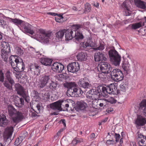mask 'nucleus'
<instances>
[{
    "instance_id": "obj_1",
    "label": "nucleus",
    "mask_w": 146,
    "mask_h": 146,
    "mask_svg": "<svg viewBox=\"0 0 146 146\" xmlns=\"http://www.w3.org/2000/svg\"><path fill=\"white\" fill-rule=\"evenodd\" d=\"M63 86L68 89L67 93L71 96H75L76 94L79 96L83 93L81 89L76 88L77 84L76 82H66L64 84Z\"/></svg>"
},
{
    "instance_id": "obj_2",
    "label": "nucleus",
    "mask_w": 146,
    "mask_h": 146,
    "mask_svg": "<svg viewBox=\"0 0 146 146\" xmlns=\"http://www.w3.org/2000/svg\"><path fill=\"white\" fill-rule=\"evenodd\" d=\"M9 115L12 117L13 121L15 123H18L24 117L23 113L19 111H17L12 106L8 107Z\"/></svg>"
},
{
    "instance_id": "obj_3",
    "label": "nucleus",
    "mask_w": 146,
    "mask_h": 146,
    "mask_svg": "<svg viewBox=\"0 0 146 146\" xmlns=\"http://www.w3.org/2000/svg\"><path fill=\"white\" fill-rule=\"evenodd\" d=\"M50 108L55 110L61 111L62 108H64L67 111L70 110L69 104L66 100L64 101L59 100L56 102L52 103L50 105Z\"/></svg>"
},
{
    "instance_id": "obj_4",
    "label": "nucleus",
    "mask_w": 146,
    "mask_h": 146,
    "mask_svg": "<svg viewBox=\"0 0 146 146\" xmlns=\"http://www.w3.org/2000/svg\"><path fill=\"white\" fill-rule=\"evenodd\" d=\"M109 55L110 61L115 66H119L121 60V57L117 52L114 49L110 50Z\"/></svg>"
},
{
    "instance_id": "obj_5",
    "label": "nucleus",
    "mask_w": 146,
    "mask_h": 146,
    "mask_svg": "<svg viewBox=\"0 0 146 146\" xmlns=\"http://www.w3.org/2000/svg\"><path fill=\"white\" fill-rule=\"evenodd\" d=\"M111 70L109 64L105 62H101V80L106 79L107 74L111 72Z\"/></svg>"
},
{
    "instance_id": "obj_6",
    "label": "nucleus",
    "mask_w": 146,
    "mask_h": 146,
    "mask_svg": "<svg viewBox=\"0 0 146 146\" xmlns=\"http://www.w3.org/2000/svg\"><path fill=\"white\" fill-rule=\"evenodd\" d=\"M117 89V86L115 84H111L109 86H103L102 88V95L103 97H107L108 94H114Z\"/></svg>"
},
{
    "instance_id": "obj_7",
    "label": "nucleus",
    "mask_w": 146,
    "mask_h": 146,
    "mask_svg": "<svg viewBox=\"0 0 146 146\" xmlns=\"http://www.w3.org/2000/svg\"><path fill=\"white\" fill-rule=\"evenodd\" d=\"M1 45L2 48L1 55L4 61H6L9 57V54L10 52L9 45L7 42L3 41L1 43Z\"/></svg>"
},
{
    "instance_id": "obj_8",
    "label": "nucleus",
    "mask_w": 146,
    "mask_h": 146,
    "mask_svg": "<svg viewBox=\"0 0 146 146\" xmlns=\"http://www.w3.org/2000/svg\"><path fill=\"white\" fill-rule=\"evenodd\" d=\"M127 57L129 59H124L122 62V68L126 73L128 74L131 71V68L134 64L129 56H127Z\"/></svg>"
},
{
    "instance_id": "obj_9",
    "label": "nucleus",
    "mask_w": 146,
    "mask_h": 146,
    "mask_svg": "<svg viewBox=\"0 0 146 146\" xmlns=\"http://www.w3.org/2000/svg\"><path fill=\"white\" fill-rule=\"evenodd\" d=\"M112 78L115 81H119L123 78V75L122 71L119 69H113L111 72Z\"/></svg>"
},
{
    "instance_id": "obj_10",
    "label": "nucleus",
    "mask_w": 146,
    "mask_h": 146,
    "mask_svg": "<svg viewBox=\"0 0 146 146\" xmlns=\"http://www.w3.org/2000/svg\"><path fill=\"white\" fill-rule=\"evenodd\" d=\"M15 87L17 94L24 98L26 102H28L27 99L29 96L26 94L24 88L19 84H16Z\"/></svg>"
},
{
    "instance_id": "obj_11",
    "label": "nucleus",
    "mask_w": 146,
    "mask_h": 146,
    "mask_svg": "<svg viewBox=\"0 0 146 146\" xmlns=\"http://www.w3.org/2000/svg\"><path fill=\"white\" fill-rule=\"evenodd\" d=\"M51 79L50 76L42 75L39 78L37 85L38 87L40 88H43L50 82Z\"/></svg>"
},
{
    "instance_id": "obj_12",
    "label": "nucleus",
    "mask_w": 146,
    "mask_h": 146,
    "mask_svg": "<svg viewBox=\"0 0 146 146\" xmlns=\"http://www.w3.org/2000/svg\"><path fill=\"white\" fill-rule=\"evenodd\" d=\"M39 38L41 39L42 42L44 43H46L49 41L50 37L51 35V33L49 32L46 31L43 29H40Z\"/></svg>"
},
{
    "instance_id": "obj_13",
    "label": "nucleus",
    "mask_w": 146,
    "mask_h": 146,
    "mask_svg": "<svg viewBox=\"0 0 146 146\" xmlns=\"http://www.w3.org/2000/svg\"><path fill=\"white\" fill-rule=\"evenodd\" d=\"M82 26L80 25H74L72 26V31H74V36L75 37L76 41H79L83 38V36L82 33L80 32L77 33L76 31L82 27Z\"/></svg>"
},
{
    "instance_id": "obj_14",
    "label": "nucleus",
    "mask_w": 146,
    "mask_h": 146,
    "mask_svg": "<svg viewBox=\"0 0 146 146\" xmlns=\"http://www.w3.org/2000/svg\"><path fill=\"white\" fill-rule=\"evenodd\" d=\"M68 72L72 73L77 72L80 69V66L77 62L70 63L67 66Z\"/></svg>"
},
{
    "instance_id": "obj_15",
    "label": "nucleus",
    "mask_w": 146,
    "mask_h": 146,
    "mask_svg": "<svg viewBox=\"0 0 146 146\" xmlns=\"http://www.w3.org/2000/svg\"><path fill=\"white\" fill-rule=\"evenodd\" d=\"M51 68L54 71L59 73L62 72L64 70V67L61 63L55 62L51 66Z\"/></svg>"
},
{
    "instance_id": "obj_16",
    "label": "nucleus",
    "mask_w": 146,
    "mask_h": 146,
    "mask_svg": "<svg viewBox=\"0 0 146 146\" xmlns=\"http://www.w3.org/2000/svg\"><path fill=\"white\" fill-rule=\"evenodd\" d=\"M40 67L37 65L32 64L29 66L28 71L30 72L33 75L38 76L40 71Z\"/></svg>"
},
{
    "instance_id": "obj_17",
    "label": "nucleus",
    "mask_w": 146,
    "mask_h": 146,
    "mask_svg": "<svg viewBox=\"0 0 146 146\" xmlns=\"http://www.w3.org/2000/svg\"><path fill=\"white\" fill-rule=\"evenodd\" d=\"M137 140L139 146H146V137L139 132L137 133Z\"/></svg>"
},
{
    "instance_id": "obj_18",
    "label": "nucleus",
    "mask_w": 146,
    "mask_h": 146,
    "mask_svg": "<svg viewBox=\"0 0 146 146\" xmlns=\"http://www.w3.org/2000/svg\"><path fill=\"white\" fill-rule=\"evenodd\" d=\"M22 27L25 33H29L31 35L34 34L33 30L31 29L32 25L28 23L25 22Z\"/></svg>"
},
{
    "instance_id": "obj_19",
    "label": "nucleus",
    "mask_w": 146,
    "mask_h": 146,
    "mask_svg": "<svg viewBox=\"0 0 146 146\" xmlns=\"http://www.w3.org/2000/svg\"><path fill=\"white\" fill-rule=\"evenodd\" d=\"M16 56H12L10 57L9 62L12 67L13 69V71L16 70V68L17 67V63H18L19 59L16 58Z\"/></svg>"
},
{
    "instance_id": "obj_20",
    "label": "nucleus",
    "mask_w": 146,
    "mask_h": 146,
    "mask_svg": "<svg viewBox=\"0 0 146 146\" xmlns=\"http://www.w3.org/2000/svg\"><path fill=\"white\" fill-rule=\"evenodd\" d=\"M95 45V44L90 40H87L85 42H81L80 44V46L83 47L84 48H86L89 47H94Z\"/></svg>"
},
{
    "instance_id": "obj_21",
    "label": "nucleus",
    "mask_w": 146,
    "mask_h": 146,
    "mask_svg": "<svg viewBox=\"0 0 146 146\" xmlns=\"http://www.w3.org/2000/svg\"><path fill=\"white\" fill-rule=\"evenodd\" d=\"M48 88L52 91L57 89L58 87V84L56 81H53L51 79L48 86Z\"/></svg>"
},
{
    "instance_id": "obj_22",
    "label": "nucleus",
    "mask_w": 146,
    "mask_h": 146,
    "mask_svg": "<svg viewBox=\"0 0 146 146\" xmlns=\"http://www.w3.org/2000/svg\"><path fill=\"white\" fill-rule=\"evenodd\" d=\"M146 123L145 119L141 116H139L137 118L135 121V124L138 126L143 125Z\"/></svg>"
},
{
    "instance_id": "obj_23",
    "label": "nucleus",
    "mask_w": 146,
    "mask_h": 146,
    "mask_svg": "<svg viewBox=\"0 0 146 146\" xmlns=\"http://www.w3.org/2000/svg\"><path fill=\"white\" fill-rule=\"evenodd\" d=\"M52 60L51 59L46 58H42L40 59L41 63L42 65L50 66L51 65Z\"/></svg>"
},
{
    "instance_id": "obj_24",
    "label": "nucleus",
    "mask_w": 146,
    "mask_h": 146,
    "mask_svg": "<svg viewBox=\"0 0 146 146\" xmlns=\"http://www.w3.org/2000/svg\"><path fill=\"white\" fill-rule=\"evenodd\" d=\"M16 68V70H15V71L17 72H19L24 70V69L25 68V66L22 61L21 62H19H19L17 63Z\"/></svg>"
},
{
    "instance_id": "obj_25",
    "label": "nucleus",
    "mask_w": 146,
    "mask_h": 146,
    "mask_svg": "<svg viewBox=\"0 0 146 146\" xmlns=\"http://www.w3.org/2000/svg\"><path fill=\"white\" fill-rule=\"evenodd\" d=\"M8 121L6 118V116L2 114L0 117V126L5 127L7 124Z\"/></svg>"
},
{
    "instance_id": "obj_26",
    "label": "nucleus",
    "mask_w": 146,
    "mask_h": 146,
    "mask_svg": "<svg viewBox=\"0 0 146 146\" xmlns=\"http://www.w3.org/2000/svg\"><path fill=\"white\" fill-rule=\"evenodd\" d=\"M80 87H82L84 89H86V91L88 90V89H91V85L88 82H86L84 80L82 81H80V83L79 84Z\"/></svg>"
},
{
    "instance_id": "obj_27",
    "label": "nucleus",
    "mask_w": 146,
    "mask_h": 146,
    "mask_svg": "<svg viewBox=\"0 0 146 146\" xmlns=\"http://www.w3.org/2000/svg\"><path fill=\"white\" fill-rule=\"evenodd\" d=\"M9 21L12 22L14 24H15L17 26H20L22 27L24 23V21L21 20L19 19H12L11 18H9Z\"/></svg>"
},
{
    "instance_id": "obj_28",
    "label": "nucleus",
    "mask_w": 146,
    "mask_h": 146,
    "mask_svg": "<svg viewBox=\"0 0 146 146\" xmlns=\"http://www.w3.org/2000/svg\"><path fill=\"white\" fill-rule=\"evenodd\" d=\"M87 106L86 104L83 101H78L77 102V107L79 109L82 110H84Z\"/></svg>"
},
{
    "instance_id": "obj_29",
    "label": "nucleus",
    "mask_w": 146,
    "mask_h": 146,
    "mask_svg": "<svg viewBox=\"0 0 146 146\" xmlns=\"http://www.w3.org/2000/svg\"><path fill=\"white\" fill-rule=\"evenodd\" d=\"M87 55L86 53L81 52L79 53L77 56V58L78 60L85 61L86 59Z\"/></svg>"
},
{
    "instance_id": "obj_30",
    "label": "nucleus",
    "mask_w": 146,
    "mask_h": 146,
    "mask_svg": "<svg viewBox=\"0 0 146 146\" xmlns=\"http://www.w3.org/2000/svg\"><path fill=\"white\" fill-rule=\"evenodd\" d=\"M140 108L143 109L144 114L146 117V99L143 100L139 104Z\"/></svg>"
},
{
    "instance_id": "obj_31",
    "label": "nucleus",
    "mask_w": 146,
    "mask_h": 146,
    "mask_svg": "<svg viewBox=\"0 0 146 146\" xmlns=\"http://www.w3.org/2000/svg\"><path fill=\"white\" fill-rule=\"evenodd\" d=\"M65 37L66 40H69L72 39L74 36L73 35V32L72 30H70L66 32Z\"/></svg>"
},
{
    "instance_id": "obj_32",
    "label": "nucleus",
    "mask_w": 146,
    "mask_h": 146,
    "mask_svg": "<svg viewBox=\"0 0 146 146\" xmlns=\"http://www.w3.org/2000/svg\"><path fill=\"white\" fill-rule=\"evenodd\" d=\"M24 98H21L18 100L15 101V105L19 108L21 107L24 104Z\"/></svg>"
},
{
    "instance_id": "obj_33",
    "label": "nucleus",
    "mask_w": 146,
    "mask_h": 146,
    "mask_svg": "<svg viewBox=\"0 0 146 146\" xmlns=\"http://www.w3.org/2000/svg\"><path fill=\"white\" fill-rule=\"evenodd\" d=\"M66 31L65 29L60 30L55 34L56 37L58 39L62 38L64 36V33L66 32Z\"/></svg>"
},
{
    "instance_id": "obj_34",
    "label": "nucleus",
    "mask_w": 146,
    "mask_h": 146,
    "mask_svg": "<svg viewBox=\"0 0 146 146\" xmlns=\"http://www.w3.org/2000/svg\"><path fill=\"white\" fill-rule=\"evenodd\" d=\"M119 87L121 90L125 92L128 89V85L126 82H123L120 84Z\"/></svg>"
},
{
    "instance_id": "obj_35",
    "label": "nucleus",
    "mask_w": 146,
    "mask_h": 146,
    "mask_svg": "<svg viewBox=\"0 0 146 146\" xmlns=\"http://www.w3.org/2000/svg\"><path fill=\"white\" fill-rule=\"evenodd\" d=\"M108 102L107 99L102 98L101 96V107H103L102 108H101V110L103 108H108V106L107 105Z\"/></svg>"
},
{
    "instance_id": "obj_36",
    "label": "nucleus",
    "mask_w": 146,
    "mask_h": 146,
    "mask_svg": "<svg viewBox=\"0 0 146 146\" xmlns=\"http://www.w3.org/2000/svg\"><path fill=\"white\" fill-rule=\"evenodd\" d=\"M136 6L142 9H145L146 8V5L144 2L141 0H138L135 3Z\"/></svg>"
},
{
    "instance_id": "obj_37",
    "label": "nucleus",
    "mask_w": 146,
    "mask_h": 146,
    "mask_svg": "<svg viewBox=\"0 0 146 146\" xmlns=\"http://www.w3.org/2000/svg\"><path fill=\"white\" fill-rule=\"evenodd\" d=\"M142 24L141 22H140L131 24L129 25V26L131 27V29H136L141 27Z\"/></svg>"
},
{
    "instance_id": "obj_38",
    "label": "nucleus",
    "mask_w": 146,
    "mask_h": 146,
    "mask_svg": "<svg viewBox=\"0 0 146 146\" xmlns=\"http://www.w3.org/2000/svg\"><path fill=\"white\" fill-rule=\"evenodd\" d=\"M13 130V127L11 126L8 127L6 128L5 132L8 135L9 137L12 135Z\"/></svg>"
},
{
    "instance_id": "obj_39",
    "label": "nucleus",
    "mask_w": 146,
    "mask_h": 146,
    "mask_svg": "<svg viewBox=\"0 0 146 146\" xmlns=\"http://www.w3.org/2000/svg\"><path fill=\"white\" fill-rule=\"evenodd\" d=\"M97 99H95L92 102V106L93 108H97L98 107V105L100 106V103H98L99 100Z\"/></svg>"
},
{
    "instance_id": "obj_40",
    "label": "nucleus",
    "mask_w": 146,
    "mask_h": 146,
    "mask_svg": "<svg viewBox=\"0 0 146 146\" xmlns=\"http://www.w3.org/2000/svg\"><path fill=\"white\" fill-rule=\"evenodd\" d=\"M62 15L63 14H58L56 17H55L56 21L60 23H62L63 21V19L64 18Z\"/></svg>"
},
{
    "instance_id": "obj_41",
    "label": "nucleus",
    "mask_w": 146,
    "mask_h": 146,
    "mask_svg": "<svg viewBox=\"0 0 146 146\" xmlns=\"http://www.w3.org/2000/svg\"><path fill=\"white\" fill-rule=\"evenodd\" d=\"M100 52L96 53L94 55L95 60L98 62L100 60Z\"/></svg>"
},
{
    "instance_id": "obj_42",
    "label": "nucleus",
    "mask_w": 146,
    "mask_h": 146,
    "mask_svg": "<svg viewBox=\"0 0 146 146\" xmlns=\"http://www.w3.org/2000/svg\"><path fill=\"white\" fill-rule=\"evenodd\" d=\"M6 77L9 83L11 85H12L14 83V81L11 77L10 75L9 74H6Z\"/></svg>"
},
{
    "instance_id": "obj_43",
    "label": "nucleus",
    "mask_w": 146,
    "mask_h": 146,
    "mask_svg": "<svg viewBox=\"0 0 146 146\" xmlns=\"http://www.w3.org/2000/svg\"><path fill=\"white\" fill-rule=\"evenodd\" d=\"M107 57V53L104 52L101 53V60L102 61H106Z\"/></svg>"
},
{
    "instance_id": "obj_44",
    "label": "nucleus",
    "mask_w": 146,
    "mask_h": 146,
    "mask_svg": "<svg viewBox=\"0 0 146 146\" xmlns=\"http://www.w3.org/2000/svg\"><path fill=\"white\" fill-rule=\"evenodd\" d=\"M22 139L21 138H18L15 140L14 142V145L18 146L22 142Z\"/></svg>"
},
{
    "instance_id": "obj_45",
    "label": "nucleus",
    "mask_w": 146,
    "mask_h": 146,
    "mask_svg": "<svg viewBox=\"0 0 146 146\" xmlns=\"http://www.w3.org/2000/svg\"><path fill=\"white\" fill-rule=\"evenodd\" d=\"M85 11L87 12H89L91 10V7L90 5L88 3H86L85 5Z\"/></svg>"
},
{
    "instance_id": "obj_46",
    "label": "nucleus",
    "mask_w": 146,
    "mask_h": 146,
    "mask_svg": "<svg viewBox=\"0 0 146 146\" xmlns=\"http://www.w3.org/2000/svg\"><path fill=\"white\" fill-rule=\"evenodd\" d=\"M7 25V23L2 19H0V26L4 28Z\"/></svg>"
},
{
    "instance_id": "obj_47",
    "label": "nucleus",
    "mask_w": 146,
    "mask_h": 146,
    "mask_svg": "<svg viewBox=\"0 0 146 146\" xmlns=\"http://www.w3.org/2000/svg\"><path fill=\"white\" fill-rule=\"evenodd\" d=\"M128 3L127 1H124L122 4V6L125 7L127 11H129V8L127 6Z\"/></svg>"
},
{
    "instance_id": "obj_48",
    "label": "nucleus",
    "mask_w": 146,
    "mask_h": 146,
    "mask_svg": "<svg viewBox=\"0 0 146 146\" xmlns=\"http://www.w3.org/2000/svg\"><path fill=\"white\" fill-rule=\"evenodd\" d=\"M4 84L5 86L9 89H10L11 88L12 85H10L9 83L8 82L6 81V80L4 83Z\"/></svg>"
},
{
    "instance_id": "obj_49",
    "label": "nucleus",
    "mask_w": 146,
    "mask_h": 146,
    "mask_svg": "<svg viewBox=\"0 0 146 146\" xmlns=\"http://www.w3.org/2000/svg\"><path fill=\"white\" fill-rule=\"evenodd\" d=\"M17 52L18 54L19 55H21L23 53V51L21 48L18 47L17 48Z\"/></svg>"
},
{
    "instance_id": "obj_50",
    "label": "nucleus",
    "mask_w": 146,
    "mask_h": 146,
    "mask_svg": "<svg viewBox=\"0 0 146 146\" xmlns=\"http://www.w3.org/2000/svg\"><path fill=\"white\" fill-rule=\"evenodd\" d=\"M83 141V140L81 139H74L72 141L73 143H74L75 144L79 143Z\"/></svg>"
},
{
    "instance_id": "obj_51",
    "label": "nucleus",
    "mask_w": 146,
    "mask_h": 146,
    "mask_svg": "<svg viewBox=\"0 0 146 146\" xmlns=\"http://www.w3.org/2000/svg\"><path fill=\"white\" fill-rule=\"evenodd\" d=\"M107 100L108 102H110L112 104L115 103L116 102L115 100L113 97H110Z\"/></svg>"
},
{
    "instance_id": "obj_52",
    "label": "nucleus",
    "mask_w": 146,
    "mask_h": 146,
    "mask_svg": "<svg viewBox=\"0 0 146 146\" xmlns=\"http://www.w3.org/2000/svg\"><path fill=\"white\" fill-rule=\"evenodd\" d=\"M4 81L3 73L1 70H0V81L3 82Z\"/></svg>"
},
{
    "instance_id": "obj_53",
    "label": "nucleus",
    "mask_w": 146,
    "mask_h": 146,
    "mask_svg": "<svg viewBox=\"0 0 146 146\" xmlns=\"http://www.w3.org/2000/svg\"><path fill=\"white\" fill-rule=\"evenodd\" d=\"M33 93L34 94V97L36 98V99H39V95L38 92L36 90H34Z\"/></svg>"
},
{
    "instance_id": "obj_54",
    "label": "nucleus",
    "mask_w": 146,
    "mask_h": 146,
    "mask_svg": "<svg viewBox=\"0 0 146 146\" xmlns=\"http://www.w3.org/2000/svg\"><path fill=\"white\" fill-rule=\"evenodd\" d=\"M115 136L116 142H118L120 137V135L119 134L115 133Z\"/></svg>"
},
{
    "instance_id": "obj_55",
    "label": "nucleus",
    "mask_w": 146,
    "mask_h": 146,
    "mask_svg": "<svg viewBox=\"0 0 146 146\" xmlns=\"http://www.w3.org/2000/svg\"><path fill=\"white\" fill-rule=\"evenodd\" d=\"M29 50L30 51L32 52V53L33 54H35V52H36V50L35 48H33L31 46H30L29 47Z\"/></svg>"
},
{
    "instance_id": "obj_56",
    "label": "nucleus",
    "mask_w": 146,
    "mask_h": 146,
    "mask_svg": "<svg viewBox=\"0 0 146 146\" xmlns=\"http://www.w3.org/2000/svg\"><path fill=\"white\" fill-rule=\"evenodd\" d=\"M114 142L113 140H109L107 141V143L109 145H110L113 144Z\"/></svg>"
},
{
    "instance_id": "obj_57",
    "label": "nucleus",
    "mask_w": 146,
    "mask_h": 146,
    "mask_svg": "<svg viewBox=\"0 0 146 146\" xmlns=\"http://www.w3.org/2000/svg\"><path fill=\"white\" fill-rule=\"evenodd\" d=\"M36 108L38 110V112H36L38 113V112H40L41 110V107L40 106V105L39 104H38L36 106Z\"/></svg>"
},
{
    "instance_id": "obj_58",
    "label": "nucleus",
    "mask_w": 146,
    "mask_h": 146,
    "mask_svg": "<svg viewBox=\"0 0 146 146\" xmlns=\"http://www.w3.org/2000/svg\"><path fill=\"white\" fill-rule=\"evenodd\" d=\"M47 14L48 15H52L54 16H57L58 15L57 13H52V12L48 13H47Z\"/></svg>"
},
{
    "instance_id": "obj_59",
    "label": "nucleus",
    "mask_w": 146,
    "mask_h": 146,
    "mask_svg": "<svg viewBox=\"0 0 146 146\" xmlns=\"http://www.w3.org/2000/svg\"><path fill=\"white\" fill-rule=\"evenodd\" d=\"M107 108L105 109H106V111L108 113H110L113 111V109L112 108H110L108 109H107Z\"/></svg>"
},
{
    "instance_id": "obj_60",
    "label": "nucleus",
    "mask_w": 146,
    "mask_h": 146,
    "mask_svg": "<svg viewBox=\"0 0 146 146\" xmlns=\"http://www.w3.org/2000/svg\"><path fill=\"white\" fill-rule=\"evenodd\" d=\"M94 92V90L93 89H90V90H88V92H87V93L89 94H93V93Z\"/></svg>"
},
{
    "instance_id": "obj_61",
    "label": "nucleus",
    "mask_w": 146,
    "mask_h": 146,
    "mask_svg": "<svg viewBox=\"0 0 146 146\" xmlns=\"http://www.w3.org/2000/svg\"><path fill=\"white\" fill-rule=\"evenodd\" d=\"M105 44L104 42L102 43L101 42V50H103L104 48Z\"/></svg>"
},
{
    "instance_id": "obj_62",
    "label": "nucleus",
    "mask_w": 146,
    "mask_h": 146,
    "mask_svg": "<svg viewBox=\"0 0 146 146\" xmlns=\"http://www.w3.org/2000/svg\"><path fill=\"white\" fill-rule=\"evenodd\" d=\"M44 96H45V97L47 99L48 98L49 96V94L47 92L45 93L44 94Z\"/></svg>"
},
{
    "instance_id": "obj_63",
    "label": "nucleus",
    "mask_w": 146,
    "mask_h": 146,
    "mask_svg": "<svg viewBox=\"0 0 146 146\" xmlns=\"http://www.w3.org/2000/svg\"><path fill=\"white\" fill-rule=\"evenodd\" d=\"M143 26L145 23L146 24V17H145L143 19Z\"/></svg>"
},
{
    "instance_id": "obj_64",
    "label": "nucleus",
    "mask_w": 146,
    "mask_h": 146,
    "mask_svg": "<svg viewBox=\"0 0 146 146\" xmlns=\"http://www.w3.org/2000/svg\"><path fill=\"white\" fill-rule=\"evenodd\" d=\"M95 134L93 133H92L90 136V137L91 139H93L95 137Z\"/></svg>"
}]
</instances>
